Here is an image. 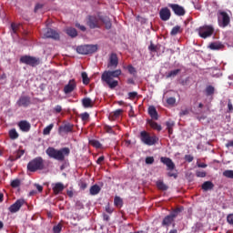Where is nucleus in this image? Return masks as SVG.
<instances>
[{"instance_id": "obj_1", "label": "nucleus", "mask_w": 233, "mask_h": 233, "mask_svg": "<svg viewBox=\"0 0 233 233\" xmlns=\"http://www.w3.org/2000/svg\"><path fill=\"white\" fill-rule=\"evenodd\" d=\"M122 75L121 69L116 70H106L101 76V80L109 86V88L114 89L118 86V81L114 78H118Z\"/></svg>"}, {"instance_id": "obj_2", "label": "nucleus", "mask_w": 233, "mask_h": 233, "mask_svg": "<svg viewBox=\"0 0 233 233\" xmlns=\"http://www.w3.org/2000/svg\"><path fill=\"white\" fill-rule=\"evenodd\" d=\"M46 153L49 156V157L56 159L58 161H64L65 157H68L70 154V149L68 147H63L61 149H56L52 147H49Z\"/></svg>"}, {"instance_id": "obj_3", "label": "nucleus", "mask_w": 233, "mask_h": 233, "mask_svg": "<svg viewBox=\"0 0 233 233\" xmlns=\"http://www.w3.org/2000/svg\"><path fill=\"white\" fill-rule=\"evenodd\" d=\"M44 167H45L44 159L41 157H37L32 159L27 164V170L29 172H37V170H42L44 169Z\"/></svg>"}, {"instance_id": "obj_4", "label": "nucleus", "mask_w": 233, "mask_h": 233, "mask_svg": "<svg viewBox=\"0 0 233 233\" xmlns=\"http://www.w3.org/2000/svg\"><path fill=\"white\" fill-rule=\"evenodd\" d=\"M140 139L145 145L147 146H154L159 140V138L156 135L150 136V134L147 131H142L140 133Z\"/></svg>"}, {"instance_id": "obj_5", "label": "nucleus", "mask_w": 233, "mask_h": 233, "mask_svg": "<svg viewBox=\"0 0 233 233\" xmlns=\"http://www.w3.org/2000/svg\"><path fill=\"white\" fill-rule=\"evenodd\" d=\"M178 212H181L180 208H177L175 211L167 215L166 218H164L162 221V227H170V225H173V227H176V223H174L176 218H177Z\"/></svg>"}, {"instance_id": "obj_6", "label": "nucleus", "mask_w": 233, "mask_h": 233, "mask_svg": "<svg viewBox=\"0 0 233 233\" xmlns=\"http://www.w3.org/2000/svg\"><path fill=\"white\" fill-rule=\"evenodd\" d=\"M20 62L23 64H25L27 66H30L32 67H35L38 66L41 61L40 58L35 57V56H24L20 58Z\"/></svg>"}, {"instance_id": "obj_7", "label": "nucleus", "mask_w": 233, "mask_h": 233, "mask_svg": "<svg viewBox=\"0 0 233 233\" xmlns=\"http://www.w3.org/2000/svg\"><path fill=\"white\" fill-rule=\"evenodd\" d=\"M76 51L80 55H89L97 51V46L95 45H86L77 46Z\"/></svg>"}, {"instance_id": "obj_8", "label": "nucleus", "mask_w": 233, "mask_h": 233, "mask_svg": "<svg viewBox=\"0 0 233 233\" xmlns=\"http://www.w3.org/2000/svg\"><path fill=\"white\" fill-rule=\"evenodd\" d=\"M214 27L212 25H204L198 28V35L204 39L210 37L214 34Z\"/></svg>"}, {"instance_id": "obj_9", "label": "nucleus", "mask_w": 233, "mask_h": 233, "mask_svg": "<svg viewBox=\"0 0 233 233\" xmlns=\"http://www.w3.org/2000/svg\"><path fill=\"white\" fill-rule=\"evenodd\" d=\"M32 104L31 97L28 96H21L16 102L19 107H27Z\"/></svg>"}, {"instance_id": "obj_10", "label": "nucleus", "mask_w": 233, "mask_h": 233, "mask_svg": "<svg viewBox=\"0 0 233 233\" xmlns=\"http://www.w3.org/2000/svg\"><path fill=\"white\" fill-rule=\"evenodd\" d=\"M218 20L222 19V27H227L230 24V17L225 11H218Z\"/></svg>"}, {"instance_id": "obj_11", "label": "nucleus", "mask_w": 233, "mask_h": 233, "mask_svg": "<svg viewBox=\"0 0 233 233\" xmlns=\"http://www.w3.org/2000/svg\"><path fill=\"white\" fill-rule=\"evenodd\" d=\"M25 205V200L24 199H17L13 205H11L8 208L9 212L11 214H15V212H18L20 210L21 207Z\"/></svg>"}, {"instance_id": "obj_12", "label": "nucleus", "mask_w": 233, "mask_h": 233, "mask_svg": "<svg viewBox=\"0 0 233 233\" xmlns=\"http://www.w3.org/2000/svg\"><path fill=\"white\" fill-rule=\"evenodd\" d=\"M168 6L172 8L174 13L178 16H184L186 15V10L183 6L177 4H169Z\"/></svg>"}, {"instance_id": "obj_13", "label": "nucleus", "mask_w": 233, "mask_h": 233, "mask_svg": "<svg viewBox=\"0 0 233 233\" xmlns=\"http://www.w3.org/2000/svg\"><path fill=\"white\" fill-rule=\"evenodd\" d=\"M118 66V57L116 53H112L109 56V62L107 64V67L112 69V68H116Z\"/></svg>"}, {"instance_id": "obj_14", "label": "nucleus", "mask_w": 233, "mask_h": 233, "mask_svg": "<svg viewBox=\"0 0 233 233\" xmlns=\"http://www.w3.org/2000/svg\"><path fill=\"white\" fill-rule=\"evenodd\" d=\"M73 130H74V125L70 123H66L63 126H60L58 128V132L60 135L72 133Z\"/></svg>"}, {"instance_id": "obj_15", "label": "nucleus", "mask_w": 233, "mask_h": 233, "mask_svg": "<svg viewBox=\"0 0 233 233\" xmlns=\"http://www.w3.org/2000/svg\"><path fill=\"white\" fill-rule=\"evenodd\" d=\"M87 25L91 28V29H95V28H98L100 27L99 25V19L98 17L96 16H93V15H90L88 17V20H87Z\"/></svg>"}, {"instance_id": "obj_16", "label": "nucleus", "mask_w": 233, "mask_h": 233, "mask_svg": "<svg viewBox=\"0 0 233 233\" xmlns=\"http://www.w3.org/2000/svg\"><path fill=\"white\" fill-rule=\"evenodd\" d=\"M160 160L163 164H165L167 167V170H169L170 172H173V170L176 168V165L171 158L162 157Z\"/></svg>"}, {"instance_id": "obj_17", "label": "nucleus", "mask_w": 233, "mask_h": 233, "mask_svg": "<svg viewBox=\"0 0 233 233\" xmlns=\"http://www.w3.org/2000/svg\"><path fill=\"white\" fill-rule=\"evenodd\" d=\"M76 88V83L75 79H71L68 84L64 87L65 94H70Z\"/></svg>"}, {"instance_id": "obj_18", "label": "nucleus", "mask_w": 233, "mask_h": 233, "mask_svg": "<svg viewBox=\"0 0 233 233\" xmlns=\"http://www.w3.org/2000/svg\"><path fill=\"white\" fill-rule=\"evenodd\" d=\"M159 15L163 21H168L171 17V12L167 7H165L160 10Z\"/></svg>"}, {"instance_id": "obj_19", "label": "nucleus", "mask_w": 233, "mask_h": 233, "mask_svg": "<svg viewBox=\"0 0 233 233\" xmlns=\"http://www.w3.org/2000/svg\"><path fill=\"white\" fill-rule=\"evenodd\" d=\"M46 38H53V39H59V35L55 30L49 28L44 35Z\"/></svg>"}, {"instance_id": "obj_20", "label": "nucleus", "mask_w": 233, "mask_h": 233, "mask_svg": "<svg viewBox=\"0 0 233 233\" xmlns=\"http://www.w3.org/2000/svg\"><path fill=\"white\" fill-rule=\"evenodd\" d=\"M18 127L24 132H28L31 128V125L26 120H22L18 123Z\"/></svg>"}, {"instance_id": "obj_21", "label": "nucleus", "mask_w": 233, "mask_h": 233, "mask_svg": "<svg viewBox=\"0 0 233 233\" xmlns=\"http://www.w3.org/2000/svg\"><path fill=\"white\" fill-rule=\"evenodd\" d=\"M65 188V186L64 184H62L61 182H57L54 185L53 187V191H54V194L56 196H57L58 194H60V192H63Z\"/></svg>"}, {"instance_id": "obj_22", "label": "nucleus", "mask_w": 233, "mask_h": 233, "mask_svg": "<svg viewBox=\"0 0 233 233\" xmlns=\"http://www.w3.org/2000/svg\"><path fill=\"white\" fill-rule=\"evenodd\" d=\"M148 114L150 115V116L155 119L157 120L158 119V113L156 109V107L154 106H149L148 108Z\"/></svg>"}, {"instance_id": "obj_23", "label": "nucleus", "mask_w": 233, "mask_h": 233, "mask_svg": "<svg viewBox=\"0 0 233 233\" xmlns=\"http://www.w3.org/2000/svg\"><path fill=\"white\" fill-rule=\"evenodd\" d=\"M25 153V150L21 149V150H18L16 151L13 156H10L9 157V160L10 161H15L17 159H19Z\"/></svg>"}, {"instance_id": "obj_24", "label": "nucleus", "mask_w": 233, "mask_h": 233, "mask_svg": "<svg viewBox=\"0 0 233 233\" xmlns=\"http://www.w3.org/2000/svg\"><path fill=\"white\" fill-rule=\"evenodd\" d=\"M214 188V184L211 181H206L202 184V190L208 192V190H212Z\"/></svg>"}, {"instance_id": "obj_25", "label": "nucleus", "mask_w": 233, "mask_h": 233, "mask_svg": "<svg viewBox=\"0 0 233 233\" xmlns=\"http://www.w3.org/2000/svg\"><path fill=\"white\" fill-rule=\"evenodd\" d=\"M82 104L84 106V107L88 108V107H93L94 103L92 102V100L89 97H85L82 100Z\"/></svg>"}, {"instance_id": "obj_26", "label": "nucleus", "mask_w": 233, "mask_h": 233, "mask_svg": "<svg viewBox=\"0 0 233 233\" xmlns=\"http://www.w3.org/2000/svg\"><path fill=\"white\" fill-rule=\"evenodd\" d=\"M100 190H101L100 187L96 184L91 187L90 194H91V196H97V194H99Z\"/></svg>"}, {"instance_id": "obj_27", "label": "nucleus", "mask_w": 233, "mask_h": 233, "mask_svg": "<svg viewBox=\"0 0 233 233\" xmlns=\"http://www.w3.org/2000/svg\"><path fill=\"white\" fill-rule=\"evenodd\" d=\"M66 34H67L69 36H71L72 38L76 37L77 35H78L76 29V28H73V27H68V28L66 29Z\"/></svg>"}, {"instance_id": "obj_28", "label": "nucleus", "mask_w": 233, "mask_h": 233, "mask_svg": "<svg viewBox=\"0 0 233 233\" xmlns=\"http://www.w3.org/2000/svg\"><path fill=\"white\" fill-rule=\"evenodd\" d=\"M223 47V45L218 42L209 44V49L211 50H219Z\"/></svg>"}, {"instance_id": "obj_29", "label": "nucleus", "mask_w": 233, "mask_h": 233, "mask_svg": "<svg viewBox=\"0 0 233 233\" xmlns=\"http://www.w3.org/2000/svg\"><path fill=\"white\" fill-rule=\"evenodd\" d=\"M150 127L157 131H161L162 130V127L160 125H158L157 122L150 120L148 121Z\"/></svg>"}, {"instance_id": "obj_30", "label": "nucleus", "mask_w": 233, "mask_h": 233, "mask_svg": "<svg viewBox=\"0 0 233 233\" xmlns=\"http://www.w3.org/2000/svg\"><path fill=\"white\" fill-rule=\"evenodd\" d=\"M116 127H117V126L110 127V126H108V125H105V126H104L105 131H106V133H108V134H113V135H115L114 128H116Z\"/></svg>"}, {"instance_id": "obj_31", "label": "nucleus", "mask_w": 233, "mask_h": 233, "mask_svg": "<svg viewBox=\"0 0 233 233\" xmlns=\"http://www.w3.org/2000/svg\"><path fill=\"white\" fill-rule=\"evenodd\" d=\"M222 176L224 177H228V179H233V170H225L224 172H222Z\"/></svg>"}, {"instance_id": "obj_32", "label": "nucleus", "mask_w": 233, "mask_h": 233, "mask_svg": "<svg viewBox=\"0 0 233 233\" xmlns=\"http://www.w3.org/2000/svg\"><path fill=\"white\" fill-rule=\"evenodd\" d=\"M157 187L159 190H167L168 187L161 180L157 182Z\"/></svg>"}, {"instance_id": "obj_33", "label": "nucleus", "mask_w": 233, "mask_h": 233, "mask_svg": "<svg viewBox=\"0 0 233 233\" xmlns=\"http://www.w3.org/2000/svg\"><path fill=\"white\" fill-rule=\"evenodd\" d=\"M167 125V129L168 130L169 135L173 134V127L175 126V122L174 121H167L166 123Z\"/></svg>"}, {"instance_id": "obj_34", "label": "nucleus", "mask_w": 233, "mask_h": 233, "mask_svg": "<svg viewBox=\"0 0 233 233\" xmlns=\"http://www.w3.org/2000/svg\"><path fill=\"white\" fill-rule=\"evenodd\" d=\"M114 203L117 208H121L123 207V199L120 197H116Z\"/></svg>"}, {"instance_id": "obj_35", "label": "nucleus", "mask_w": 233, "mask_h": 233, "mask_svg": "<svg viewBox=\"0 0 233 233\" xmlns=\"http://www.w3.org/2000/svg\"><path fill=\"white\" fill-rule=\"evenodd\" d=\"M181 72L180 69L172 70L167 74V78L175 77Z\"/></svg>"}, {"instance_id": "obj_36", "label": "nucleus", "mask_w": 233, "mask_h": 233, "mask_svg": "<svg viewBox=\"0 0 233 233\" xmlns=\"http://www.w3.org/2000/svg\"><path fill=\"white\" fill-rule=\"evenodd\" d=\"M215 93V87L212 86H206V96H209Z\"/></svg>"}, {"instance_id": "obj_37", "label": "nucleus", "mask_w": 233, "mask_h": 233, "mask_svg": "<svg viewBox=\"0 0 233 233\" xmlns=\"http://www.w3.org/2000/svg\"><path fill=\"white\" fill-rule=\"evenodd\" d=\"M9 137L11 139H16L19 137V135L16 132V130L14 128L9 131Z\"/></svg>"}, {"instance_id": "obj_38", "label": "nucleus", "mask_w": 233, "mask_h": 233, "mask_svg": "<svg viewBox=\"0 0 233 233\" xmlns=\"http://www.w3.org/2000/svg\"><path fill=\"white\" fill-rule=\"evenodd\" d=\"M182 32V30H181V27L179 26V25H177V26H175L173 29H172V31H171V35H177V34H179V33H181Z\"/></svg>"}, {"instance_id": "obj_39", "label": "nucleus", "mask_w": 233, "mask_h": 233, "mask_svg": "<svg viewBox=\"0 0 233 233\" xmlns=\"http://www.w3.org/2000/svg\"><path fill=\"white\" fill-rule=\"evenodd\" d=\"M53 127H54V124H50L49 126H47L46 127L44 128L43 134L49 135L51 130L53 129Z\"/></svg>"}, {"instance_id": "obj_40", "label": "nucleus", "mask_w": 233, "mask_h": 233, "mask_svg": "<svg viewBox=\"0 0 233 233\" xmlns=\"http://www.w3.org/2000/svg\"><path fill=\"white\" fill-rule=\"evenodd\" d=\"M81 76H82V78H83V83H84L85 85H88L89 82H90V79L88 78L87 74H86V72H83V73L81 74Z\"/></svg>"}, {"instance_id": "obj_41", "label": "nucleus", "mask_w": 233, "mask_h": 233, "mask_svg": "<svg viewBox=\"0 0 233 233\" xmlns=\"http://www.w3.org/2000/svg\"><path fill=\"white\" fill-rule=\"evenodd\" d=\"M102 22L106 25V29H110L112 27V23L110 22L109 18L102 19Z\"/></svg>"}, {"instance_id": "obj_42", "label": "nucleus", "mask_w": 233, "mask_h": 233, "mask_svg": "<svg viewBox=\"0 0 233 233\" xmlns=\"http://www.w3.org/2000/svg\"><path fill=\"white\" fill-rule=\"evenodd\" d=\"M20 185H21V182H20L19 179H15V180H13V181L11 182V187H12L13 188H17V187H20Z\"/></svg>"}, {"instance_id": "obj_43", "label": "nucleus", "mask_w": 233, "mask_h": 233, "mask_svg": "<svg viewBox=\"0 0 233 233\" xmlns=\"http://www.w3.org/2000/svg\"><path fill=\"white\" fill-rule=\"evenodd\" d=\"M127 70H128V72H129L131 75H133L134 76H137V70H136V68H135L133 66L129 65V66H127Z\"/></svg>"}, {"instance_id": "obj_44", "label": "nucleus", "mask_w": 233, "mask_h": 233, "mask_svg": "<svg viewBox=\"0 0 233 233\" xmlns=\"http://www.w3.org/2000/svg\"><path fill=\"white\" fill-rule=\"evenodd\" d=\"M61 230H62V225L61 224L54 226V228H53L54 233H60Z\"/></svg>"}, {"instance_id": "obj_45", "label": "nucleus", "mask_w": 233, "mask_h": 233, "mask_svg": "<svg viewBox=\"0 0 233 233\" xmlns=\"http://www.w3.org/2000/svg\"><path fill=\"white\" fill-rule=\"evenodd\" d=\"M90 144L96 148H99L101 147L100 142L95 139L90 140Z\"/></svg>"}, {"instance_id": "obj_46", "label": "nucleus", "mask_w": 233, "mask_h": 233, "mask_svg": "<svg viewBox=\"0 0 233 233\" xmlns=\"http://www.w3.org/2000/svg\"><path fill=\"white\" fill-rule=\"evenodd\" d=\"M19 25H15V24H12L11 25V29H12V35L13 34H16L18 28H19Z\"/></svg>"}, {"instance_id": "obj_47", "label": "nucleus", "mask_w": 233, "mask_h": 233, "mask_svg": "<svg viewBox=\"0 0 233 233\" xmlns=\"http://www.w3.org/2000/svg\"><path fill=\"white\" fill-rule=\"evenodd\" d=\"M80 116L83 121H87L89 119V114L87 112L81 114Z\"/></svg>"}, {"instance_id": "obj_48", "label": "nucleus", "mask_w": 233, "mask_h": 233, "mask_svg": "<svg viewBox=\"0 0 233 233\" xmlns=\"http://www.w3.org/2000/svg\"><path fill=\"white\" fill-rule=\"evenodd\" d=\"M176 98L175 97H169V98H167V103L168 104V105H170V106H173V105H175L176 104Z\"/></svg>"}, {"instance_id": "obj_49", "label": "nucleus", "mask_w": 233, "mask_h": 233, "mask_svg": "<svg viewBox=\"0 0 233 233\" xmlns=\"http://www.w3.org/2000/svg\"><path fill=\"white\" fill-rule=\"evenodd\" d=\"M106 212H107V214H113L114 208H113L112 207H110L109 204H107V205L106 206Z\"/></svg>"}, {"instance_id": "obj_50", "label": "nucleus", "mask_w": 233, "mask_h": 233, "mask_svg": "<svg viewBox=\"0 0 233 233\" xmlns=\"http://www.w3.org/2000/svg\"><path fill=\"white\" fill-rule=\"evenodd\" d=\"M197 177H206L207 173L205 171H197Z\"/></svg>"}, {"instance_id": "obj_51", "label": "nucleus", "mask_w": 233, "mask_h": 233, "mask_svg": "<svg viewBox=\"0 0 233 233\" xmlns=\"http://www.w3.org/2000/svg\"><path fill=\"white\" fill-rule=\"evenodd\" d=\"M148 49L152 52H157V46H155L152 42L151 45L149 46Z\"/></svg>"}, {"instance_id": "obj_52", "label": "nucleus", "mask_w": 233, "mask_h": 233, "mask_svg": "<svg viewBox=\"0 0 233 233\" xmlns=\"http://www.w3.org/2000/svg\"><path fill=\"white\" fill-rule=\"evenodd\" d=\"M128 96L130 99H135L137 96V92H130L128 93Z\"/></svg>"}, {"instance_id": "obj_53", "label": "nucleus", "mask_w": 233, "mask_h": 233, "mask_svg": "<svg viewBox=\"0 0 233 233\" xmlns=\"http://www.w3.org/2000/svg\"><path fill=\"white\" fill-rule=\"evenodd\" d=\"M154 161H155V159H154L153 157H147L146 158V163H147V164H153Z\"/></svg>"}, {"instance_id": "obj_54", "label": "nucleus", "mask_w": 233, "mask_h": 233, "mask_svg": "<svg viewBox=\"0 0 233 233\" xmlns=\"http://www.w3.org/2000/svg\"><path fill=\"white\" fill-rule=\"evenodd\" d=\"M228 223L233 225V214L228 215Z\"/></svg>"}, {"instance_id": "obj_55", "label": "nucleus", "mask_w": 233, "mask_h": 233, "mask_svg": "<svg viewBox=\"0 0 233 233\" xmlns=\"http://www.w3.org/2000/svg\"><path fill=\"white\" fill-rule=\"evenodd\" d=\"M123 113L122 109H117L114 112V116L118 117Z\"/></svg>"}, {"instance_id": "obj_56", "label": "nucleus", "mask_w": 233, "mask_h": 233, "mask_svg": "<svg viewBox=\"0 0 233 233\" xmlns=\"http://www.w3.org/2000/svg\"><path fill=\"white\" fill-rule=\"evenodd\" d=\"M76 27H77L78 29H80L81 31L85 32L86 30V26L81 25L80 24L76 23Z\"/></svg>"}, {"instance_id": "obj_57", "label": "nucleus", "mask_w": 233, "mask_h": 233, "mask_svg": "<svg viewBox=\"0 0 233 233\" xmlns=\"http://www.w3.org/2000/svg\"><path fill=\"white\" fill-rule=\"evenodd\" d=\"M54 111L56 113H60L62 111V106L57 105L55 108H54Z\"/></svg>"}, {"instance_id": "obj_58", "label": "nucleus", "mask_w": 233, "mask_h": 233, "mask_svg": "<svg viewBox=\"0 0 233 233\" xmlns=\"http://www.w3.org/2000/svg\"><path fill=\"white\" fill-rule=\"evenodd\" d=\"M185 158L188 162H192L194 160V157L191 155H187Z\"/></svg>"}, {"instance_id": "obj_59", "label": "nucleus", "mask_w": 233, "mask_h": 233, "mask_svg": "<svg viewBox=\"0 0 233 233\" xmlns=\"http://www.w3.org/2000/svg\"><path fill=\"white\" fill-rule=\"evenodd\" d=\"M43 8V5L40 4H37L35 7V13H36L39 9Z\"/></svg>"}, {"instance_id": "obj_60", "label": "nucleus", "mask_w": 233, "mask_h": 233, "mask_svg": "<svg viewBox=\"0 0 233 233\" xmlns=\"http://www.w3.org/2000/svg\"><path fill=\"white\" fill-rule=\"evenodd\" d=\"M228 109L229 110V111H232L233 110V104L229 101V102H228Z\"/></svg>"}, {"instance_id": "obj_61", "label": "nucleus", "mask_w": 233, "mask_h": 233, "mask_svg": "<svg viewBox=\"0 0 233 233\" xmlns=\"http://www.w3.org/2000/svg\"><path fill=\"white\" fill-rule=\"evenodd\" d=\"M103 219H104V221H109L110 217L106 214H103Z\"/></svg>"}, {"instance_id": "obj_62", "label": "nucleus", "mask_w": 233, "mask_h": 233, "mask_svg": "<svg viewBox=\"0 0 233 233\" xmlns=\"http://www.w3.org/2000/svg\"><path fill=\"white\" fill-rule=\"evenodd\" d=\"M226 147H233V140L228 141V144H226Z\"/></svg>"}, {"instance_id": "obj_63", "label": "nucleus", "mask_w": 233, "mask_h": 233, "mask_svg": "<svg viewBox=\"0 0 233 233\" xmlns=\"http://www.w3.org/2000/svg\"><path fill=\"white\" fill-rule=\"evenodd\" d=\"M105 160L104 156H101L98 159H97V164H101L103 161Z\"/></svg>"}, {"instance_id": "obj_64", "label": "nucleus", "mask_w": 233, "mask_h": 233, "mask_svg": "<svg viewBox=\"0 0 233 233\" xmlns=\"http://www.w3.org/2000/svg\"><path fill=\"white\" fill-rule=\"evenodd\" d=\"M35 187H36L38 192H42L43 191V187L42 186H40L38 184H35Z\"/></svg>"}]
</instances>
